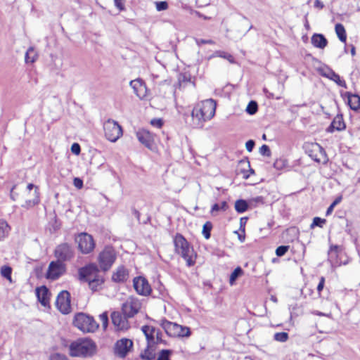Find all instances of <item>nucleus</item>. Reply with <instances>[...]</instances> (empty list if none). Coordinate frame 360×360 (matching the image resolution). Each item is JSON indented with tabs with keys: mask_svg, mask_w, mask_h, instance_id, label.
<instances>
[{
	"mask_svg": "<svg viewBox=\"0 0 360 360\" xmlns=\"http://www.w3.org/2000/svg\"><path fill=\"white\" fill-rule=\"evenodd\" d=\"M258 110V105L257 103L255 101H250L246 108V112L249 115H254L257 112Z\"/></svg>",
	"mask_w": 360,
	"mask_h": 360,
	"instance_id": "obj_42",
	"label": "nucleus"
},
{
	"mask_svg": "<svg viewBox=\"0 0 360 360\" xmlns=\"http://www.w3.org/2000/svg\"><path fill=\"white\" fill-rule=\"evenodd\" d=\"M195 42L198 46H201L202 44H214V41L212 39H195Z\"/></svg>",
	"mask_w": 360,
	"mask_h": 360,
	"instance_id": "obj_54",
	"label": "nucleus"
},
{
	"mask_svg": "<svg viewBox=\"0 0 360 360\" xmlns=\"http://www.w3.org/2000/svg\"><path fill=\"white\" fill-rule=\"evenodd\" d=\"M105 138L110 142L117 141L122 135L121 126L115 120L108 119L103 123Z\"/></svg>",
	"mask_w": 360,
	"mask_h": 360,
	"instance_id": "obj_6",
	"label": "nucleus"
},
{
	"mask_svg": "<svg viewBox=\"0 0 360 360\" xmlns=\"http://www.w3.org/2000/svg\"><path fill=\"white\" fill-rule=\"evenodd\" d=\"M10 226L6 221L0 220V240H4L8 234Z\"/></svg>",
	"mask_w": 360,
	"mask_h": 360,
	"instance_id": "obj_35",
	"label": "nucleus"
},
{
	"mask_svg": "<svg viewBox=\"0 0 360 360\" xmlns=\"http://www.w3.org/2000/svg\"><path fill=\"white\" fill-rule=\"evenodd\" d=\"M248 218L247 217H243L240 219V229L239 231L242 233H245V225L248 221Z\"/></svg>",
	"mask_w": 360,
	"mask_h": 360,
	"instance_id": "obj_52",
	"label": "nucleus"
},
{
	"mask_svg": "<svg viewBox=\"0 0 360 360\" xmlns=\"http://www.w3.org/2000/svg\"><path fill=\"white\" fill-rule=\"evenodd\" d=\"M204 111V117L210 120L215 114L216 103L212 99H207L199 104Z\"/></svg>",
	"mask_w": 360,
	"mask_h": 360,
	"instance_id": "obj_18",
	"label": "nucleus"
},
{
	"mask_svg": "<svg viewBox=\"0 0 360 360\" xmlns=\"http://www.w3.org/2000/svg\"><path fill=\"white\" fill-rule=\"evenodd\" d=\"M330 71H333L332 69L330 68H327L326 70H324L321 72V75L324 77H326L328 79H329V76H330V73L329 72Z\"/></svg>",
	"mask_w": 360,
	"mask_h": 360,
	"instance_id": "obj_63",
	"label": "nucleus"
},
{
	"mask_svg": "<svg viewBox=\"0 0 360 360\" xmlns=\"http://www.w3.org/2000/svg\"><path fill=\"white\" fill-rule=\"evenodd\" d=\"M191 77L189 75L183 74L181 75L179 77V82H190Z\"/></svg>",
	"mask_w": 360,
	"mask_h": 360,
	"instance_id": "obj_59",
	"label": "nucleus"
},
{
	"mask_svg": "<svg viewBox=\"0 0 360 360\" xmlns=\"http://www.w3.org/2000/svg\"><path fill=\"white\" fill-rule=\"evenodd\" d=\"M161 343L166 345V342L162 338V332L160 330L156 329V333L155 335V347H157V345Z\"/></svg>",
	"mask_w": 360,
	"mask_h": 360,
	"instance_id": "obj_49",
	"label": "nucleus"
},
{
	"mask_svg": "<svg viewBox=\"0 0 360 360\" xmlns=\"http://www.w3.org/2000/svg\"><path fill=\"white\" fill-rule=\"evenodd\" d=\"M148 93V89L144 81L140 78H136V96L140 99H146Z\"/></svg>",
	"mask_w": 360,
	"mask_h": 360,
	"instance_id": "obj_25",
	"label": "nucleus"
},
{
	"mask_svg": "<svg viewBox=\"0 0 360 360\" xmlns=\"http://www.w3.org/2000/svg\"><path fill=\"white\" fill-rule=\"evenodd\" d=\"M73 325L83 333H94L98 328V324L94 319L84 313H78L75 316Z\"/></svg>",
	"mask_w": 360,
	"mask_h": 360,
	"instance_id": "obj_4",
	"label": "nucleus"
},
{
	"mask_svg": "<svg viewBox=\"0 0 360 360\" xmlns=\"http://www.w3.org/2000/svg\"><path fill=\"white\" fill-rule=\"evenodd\" d=\"M212 224L211 221H206L203 226L202 233L204 236L205 238L208 240L211 237V231L212 229Z\"/></svg>",
	"mask_w": 360,
	"mask_h": 360,
	"instance_id": "obj_38",
	"label": "nucleus"
},
{
	"mask_svg": "<svg viewBox=\"0 0 360 360\" xmlns=\"http://www.w3.org/2000/svg\"><path fill=\"white\" fill-rule=\"evenodd\" d=\"M141 330L146 337L147 344L155 345V335L156 328L153 326L145 325L141 327Z\"/></svg>",
	"mask_w": 360,
	"mask_h": 360,
	"instance_id": "obj_23",
	"label": "nucleus"
},
{
	"mask_svg": "<svg viewBox=\"0 0 360 360\" xmlns=\"http://www.w3.org/2000/svg\"><path fill=\"white\" fill-rule=\"evenodd\" d=\"M34 188V198L33 200H28L25 202V205H22L25 207H30L34 206L39 202V193L37 186H35L33 184H29L27 186V190L31 191Z\"/></svg>",
	"mask_w": 360,
	"mask_h": 360,
	"instance_id": "obj_26",
	"label": "nucleus"
},
{
	"mask_svg": "<svg viewBox=\"0 0 360 360\" xmlns=\"http://www.w3.org/2000/svg\"><path fill=\"white\" fill-rule=\"evenodd\" d=\"M150 123L153 127L160 129L163 126L164 122L162 118H154L150 120Z\"/></svg>",
	"mask_w": 360,
	"mask_h": 360,
	"instance_id": "obj_51",
	"label": "nucleus"
},
{
	"mask_svg": "<svg viewBox=\"0 0 360 360\" xmlns=\"http://www.w3.org/2000/svg\"><path fill=\"white\" fill-rule=\"evenodd\" d=\"M255 142L252 139H250V140L247 141V142L245 143V148L248 152H252L255 148Z\"/></svg>",
	"mask_w": 360,
	"mask_h": 360,
	"instance_id": "obj_53",
	"label": "nucleus"
},
{
	"mask_svg": "<svg viewBox=\"0 0 360 360\" xmlns=\"http://www.w3.org/2000/svg\"><path fill=\"white\" fill-rule=\"evenodd\" d=\"M156 349L155 345L147 344L146 348L140 354V358L142 360H153L156 356Z\"/></svg>",
	"mask_w": 360,
	"mask_h": 360,
	"instance_id": "obj_24",
	"label": "nucleus"
},
{
	"mask_svg": "<svg viewBox=\"0 0 360 360\" xmlns=\"http://www.w3.org/2000/svg\"><path fill=\"white\" fill-rule=\"evenodd\" d=\"M289 245H280L276 249V255L278 257H282L285 255V254L289 250Z\"/></svg>",
	"mask_w": 360,
	"mask_h": 360,
	"instance_id": "obj_47",
	"label": "nucleus"
},
{
	"mask_svg": "<svg viewBox=\"0 0 360 360\" xmlns=\"http://www.w3.org/2000/svg\"><path fill=\"white\" fill-rule=\"evenodd\" d=\"M289 339V335L286 332H278L274 335V340L278 342H285Z\"/></svg>",
	"mask_w": 360,
	"mask_h": 360,
	"instance_id": "obj_39",
	"label": "nucleus"
},
{
	"mask_svg": "<svg viewBox=\"0 0 360 360\" xmlns=\"http://www.w3.org/2000/svg\"><path fill=\"white\" fill-rule=\"evenodd\" d=\"M37 58V53L33 47H30L27 51L25 60L27 63H33Z\"/></svg>",
	"mask_w": 360,
	"mask_h": 360,
	"instance_id": "obj_34",
	"label": "nucleus"
},
{
	"mask_svg": "<svg viewBox=\"0 0 360 360\" xmlns=\"http://www.w3.org/2000/svg\"><path fill=\"white\" fill-rule=\"evenodd\" d=\"M54 255L61 262L71 260L75 256V250L72 245L63 243L58 245L54 251Z\"/></svg>",
	"mask_w": 360,
	"mask_h": 360,
	"instance_id": "obj_7",
	"label": "nucleus"
},
{
	"mask_svg": "<svg viewBox=\"0 0 360 360\" xmlns=\"http://www.w3.org/2000/svg\"><path fill=\"white\" fill-rule=\"evenodd\" d=\"M15 185L13 186L11 190V194H10V196H11V198L15 201L16 200L17 198H18V193H15L14 192V189L15 188Z\"/></svg>",
	"mask_w": 360,
	"mask_h": 360,
	"instance_id": "obj_61",
	"label": "nucleus"
},
{
	"mask_svg": "<svg viewBox=\"0 0 360 360\" xmlns=\"http://www.w3.org/2000/svg\"><path fill=\"white\" fill-rule=\"evenodd\" d=\"M241 164H244V165H246L247 167L249 168V171L251 174H254L255 173V171L254 169H252L251 167H250V162L249 161H241L240 162Z\"/></svg>",
	"mask_w": 360,
	"mask_h": 360,
	"instance_id": "obj_64",
	"label": "nucleus"
},
{
	"mask_svg": "<svg viewBox=\"0 0 360 360\" xmlns=\"http://www.w3.org/2000/svg\"><path fill=\"white\" fill-rule=\"evenodd\" d=\"M72 356L89 357L96 352V345L89 338H79L73 341L69 347Z\"/></svg>",
	"mask_w": 360,
	"mask_h": 360,
	"instance_id": "obj_1",
	"label": "nucleus"
},
{
	"mask_svg": "<svg viewBox=\"0 0 360 360\" xmlns=\"http://www.w3.org/2000/svg\"><path fill=\"white\" fill-rule=\"evenodd\" d=\"M75 240L78 245V250L84 255L91 253L96 246L93 236L86 232L77 234Z\"/></svg>",
	"mask_w": 360,
	"mask_h": 360,
	"instance_id": "obj_5",
	"label": "nucleus"
},
{
	"mask_svg": "<svg viewBox=\"0 0 360 360\" xmlns=\"http://www.w3.org/2000/svg\"><path fill=\"white\" fill-rule=\"evenodd\" d=\"M234 207L238 213H244L250 207L249 201H247L244 199H238L235 202Z\"/></svg>",
	"mask_w": 360,
	"mask_h": 360,
	"instance_id": "obj_29",
	"label": "nucleus"
},
{
	"mask_svg": "<svg viewBox=\"0 0 360 360\" xmlns=\"http://www.w3.org/2000/svg\"><path fill=\"white\" fill-rule=\"evenodd\" d=\"M38 300L43 306H46L49 302V291L46 286H41L36 289Z\"/></svg>",
	"mask_w": 360,
	"mask_h": 360,
	"instance_id": "obj_22",
	"label": "nucleus"
},
{
	"mask_svg": "<svg viewBox=\"0 0 360 360\" xmlns=\"http://www.w3.org/2000/svg\"><path fill=\"white\" fill-rule=\"evenodd\" d=\"M342 197L341 195H339L333 200V202L329 205V207L326 210V216L330 215L333 212L334 207L342 201Z\"/></svg>",
	"mask_w": 360,
	"mask_h": 360,
	"instance_id": "obj_43",
	"label": "nucleus"
},
{
	"mask_svg": "<svg viewBox=\"0 0 360 360\" xmlns=\"http://www.w3.org/2000/svg\"><path fill=\"white\" fill-rule=\"evenodd\" d=\"M66 271L65 264L60 261H52L50 262L46 278L49 280L55 281L58 279Z\"/></svg>",
	"mask_w": 360,
	"mask_h": 360,
	"instance_id": "obj_9",
	"label": "nucleus"
},
{
	"mask_svg": "<svg viewBox=\"0 0 360 360\" xmlns=\"http://www.w3.org/2000/svg\"><path fill=\"white\" fill-rule=\"evenodd\" d=\"M228 203L226 201H221L220 203H214L212 205L210 212L213 216L217 215V213L220 211H226L228 209Z\"/></svg>",
	"mask_w": 360,
	"mask_h": 360,
	"instance_id": "obj_31",
	"label": "nucleus"
},
{
	"mask_svg": "<svg viewBox=\"0 0 360 360\" xmlns=\"http://www.w3.org/2000/svg\"><path fill=\"white\" fill-rule=\"evenodd\" d=\"M324 284H325V278L322 276L320 278L319 283V284L317 285V288H316L317 291L319 292H320L321 291L323 290V287H324Z\"/></svg>",
	"mask_w": 360,
	"mask_h": 360,
	"instance_id": "obj_58",
	"label": "nucleus"
},
{
	"mask_svg": "<svg viewBox=\"0 0 360 360\" xmlns=\"http://www.w3.org/2000/svg\"><path fill=\"white\" fill-rule=\"evenodd\" d=\"M87 283H89V288L93 291H96L98 290V287L103 284V280L101 278H100V276L98 275L94 278H93L92 280Z\"/></svg>",
	"mask_w": 360,
	"mask_h": 360,
	"instance_id": "obj_37",
	"label": "nucleus"
},
{
	"mask_svg": "<svg viewBox=\"0 0 360 360\" xmlns=\"http://www.w3.org/2000/svg\"><path fill=\"white\" fill-rule=\"evenodd\" d=\"M110 317L115 330H124L129 328L127 319L120 311L112 312Z\"/></svg>",
	"mask_w": 360,
	"mask_h": 360,
	"instance_id": "obj_14",
	"label": "nucleus"
},
{
	"mask_svg": "<svg viewBox=\"0 0 360 360\" xmlns=\"http://www.w3.org/2000/svg\"><path fill=\"white\" fill-rule=\"evenodd\" d=\"M243 270L240 266H237L231 274L229 277V283L231 285H233L236 281L243 275Z\"/></svg>",
	"mask_w": 360,
	"mask_h": 360,
	"instance_id": "obj_33",
	"label": "nucleus"
},
{
	"mask_svg": "<svg viewBox=\"0 0 360 360\" xmlns=\"http://www.w3.org/2000/svg\"><path fill=\"white\" fill-rule=\"evenodd\" d=\"M72 152L75 155H79L81 151V148L79 143H75L71 146Z\"/></svg>",
	"mask_w": 360,
	"mask_h": 360,
	"instance_id": "obj_55",
	"label": "nucleus"
},
{
	"mask_svg": "<svg viewBox=\"0 0 360 360\" xmlns=\"http://www.w3.org/2000/svg\"><path fill=\"white\" fill-rule=\"evenodd\" d=\"M128 272L126 269L121 266L119 267L116 272L112 274V279L115 282H124L127 279Z\"/></svg>",
	"mask_w": 360,
	"mask_h": 360,
	"instance_id": "obj_27",
	"label": "nucleus"
},
{
	"mask_svg": "<svg viewBox=\"0 0 360 360\" xmlns=\"http://www.w3.org/2000/svg\"><path fill=\"white\" fill-rule=\"evenodd\" d=\"M259 153L265 157H270L271 152L269 146L264 144L259 148Z\"/></svg>",
	"mask_w": 360,
	"mask_h": 360,
	"instance_id": "obj_48",
	"label": "nucleus"
},
{
	"mask_svg": "<svg viewBox=\"0 0 360 360\" xmlns=\"http://www.w3.org/2000/svg\"><path fill=\"white\" fill-rule=\"evenodd\" d=\"M313 46L321 49H324L328 44V40L323 34L314 33L311 38Z\"/></svg>",
	"mask_w": 360,
	"mask_h": 360,
	"instance_id": "obj_21",
	"label": "nucleus"
},
{
	"mask_svg": "<svg viewBox=\"0 0 360 360\" xmlns=\"http://www.w3.org/2000/svg\"><path fill=\"white\" fill-rule=\"evenodd\" d=\"M248 201L250 207H256L258 205H262L264 202V198L262 196L252 198Z\"/></svg>",
	"mask_w": 360,
	"mask_h": 360,
	"instance_id": "obj_45",
	"label": "nucleus"
},
{
	"mask_svg": "<svg viewBox=\"0 0 360 360\" xmlns=\"http://www.w3.org/2000/svg\"><path fill=\"white\" fill-rule=\"evenodd\" d=\"M314 6V8H318V9H323L324 7V4L320 0H315Z\"/></svg>",
	"mask_w": 360,
	"mask_h": 360,
	"instance_id": "obj_60",
	"label": "nucleus"
},
{
	"mask_svg": "<svg viewBox=\"0 0 360 360\" xmlns=\"http://www.w3.org/2000/svg\"><path fill=\"white\" fill-rule=\"evenodd\" d=\"M213 57H220V58H223L224 59H226L227 60H229L231 63H235V60H234V58L233 57V56L227 52H225V51H216L210 58H213Z\"/></svg>",
	"mask_w": 360,
	"mask_h": 360,
	"instance_id": "obj_36",
	"label": "nucleus"
},
{
	"mask_svg": "<svg viewBox=\"0 0 360 360\" xmlns=\"http://www.w3.org/2000/svg\"><path fill=\"white\" fill-rule=\"evenodd\" d=\"M175 252L184 258L188 266H192L195 263V256L192 247L186 238L180 233H177L174 238Z\"/></svg>",
	"mask_w": 360,
	"mask_h": 360,
	"instance_id": "obj_2",
	"label": "nucleus"
},
{
	"mask_svg": "<svg viewBox=\"0 0 360 360\" xmlns=\"http://www.w3.org/2000/svg\"><path fill=\"white\" fill-rule=\"evenodd\" d=\"M326 220L325 219L319 217H315L313 219L311 224L310 225V228L314 229L315 226L322 228L323 226L326 224Z\"/></svg>",
	"mask_w": 360,
	"mask_h": 360,
	"instance_id": "obj_44",
	"label": "nucleus"
},
{
	"mask_svg": "<svg viewBox=\"0 0 360 360\" xmlns=\"http://www.w3.org/2000/svg\"><path fill=\"white\" fill-rule=\"evenodd\" d=\"M124 0H114L115 6L120 10H124Z\"/></svg>",
	"mask_w": 360,
	"mask_h": 360,
	"instance_id": "obj_57",
	"label": "nucleus"
},
{
	"mask_svg": "<svg viewBox=\"0 0 360 360\" xmlns=\"http://www.w3.org/2000/svg\"><path fill=\"white\" fill-rule=\"evenodd\" d=\"M56 306L63 314H68L70 311V295L66 291L60 292L56 299Z\"/></svg>",
	"mask_w": 360,
	"mask_h": 360,
	"instance_id": "obj_13",
	"label": "nucleus"
},
{
	"mask_svg": "<svg viewBox=\"0 0 360 360\" xmlns=\"http://www.w3.org/2000/svg\"><path fill=\"white\" fill-rule=\"evenodd\" d=\"M158 323L169 337H189L191 335V330L188 327L169 321L165 318L162 319Z\"/></svg>",
	"mask_w": 360,
	"mask_h": 360,
	"instance_id": "obj_3",
	"label": "nucleus"
},
{
	"mask_svg": "<svg viewBox=\"0 0 360 360\" xmlns=\"http://www.w3.org/2000/svg\"><path fill=\"white\" fill-rule=\"evenodd\" d=\"M329 73V79L335 82L339 86L343 87L345 89L347 88L345 81L342 79L338 74H337L335 71H330Z\"/></svg>",
	"mask_w": 360,
	"mask_h": 360,
	"instance_id": "obj_32",
	"label": "nucleus"
},
{
	"mask_svg": "<svg viewBox=\"0 0 360 360\" xmlns=\"http://www.w3.org/2000/svg\"><path fill=\"white\" fill-rule=\"evenodd\" d=\"M335 30L339 40L344 43L346 42L347 33L343 25L341 23H337L335 26Z\"/></svg>",
	"mask_w": 360,
	"mask_h": 360,
	"instance_id": "obj_30",
	"label": "nucleus"
},
{
	"mask_svg": "<svg viewBox=\"0 0 360 360\" xmlns=\"http://www.w3.org/2000/svg\"><path fill=\"white\" fill-rule=\"evenodd\" d=\"M12 269L8 266H3L1 268V274L3 277L12 282L11 278Z\"/></svg>",
	"mask_w": 360,
	"mask_h": 360,
	"instance_id": "obj_40",
	"label": "nucleus"
},
{
	"mask_svg": "<svg viewBox=\"0 0 360 360\" xmlns=\"http://www.w3.org/2000/svg\"><path fill=\"white\" fill-rule=\"evenodd\" d=\"M311 147V149L307 153L315 162H321L323 160L325 162L328 160L325 150L319 143H312Z\"/></svg>",
	"mask_w": 360,
	"mask_h": 360,
	"instance_id": "obj_15",
	"label": "nucleus"
},
{
	"mask_svg": "<svg viewBox=\"0 0 360 360\" xmlns=\"http://www.w3.org/2000/svg\"><path fill=\"white\" fill-rule=\"evenodd\" d=\"M115 260V253L112 248L106 247L98 255V263L101 269L108 271Z\"/></svg>",
	"mask_w": 360,
	"mask_h": 360,
	"instance_id": "obj_8",
	"label": "nucleus"
},
{
	"mask_svg": "<svg viewBox=\"0 0 360 360\" xmlns=\"http://www.w3.org/2000/svg\"><path fill=\"white\" fill-rule=\"evenodd\" d=\"M172 350L164 349L160 351L158 356L155 360H170Z\"/></svg>",
	"mask_w": 360,
	"mask_h": 360,
	"instance_id": "obj_41",
	"label": "nucleus"
},
{
	"mask_svg": "<svg viewBox=\"0 0 360 360\" xmlns=\"http://www.w3.org/2000/svg\"><path fill=\"white\" fill-rule=\"evenodd\" d=\"M122 311L123 315L127 319L133 317L135 314V307L133 302H125L122 304Z\"/></svg>",
	"mask_w": 360,
	"mask_h": 360,
	"instance_id": "obj_28",
	"label": "nucleus"
},
{
	"mask_svg": "<svg viewBox=\"0 0 360 360\" xmlns=\"http://www.w3.org/2000/svg\"><path fill=\"white\" fill-rule=\"evenodd\" d=\"M133 341L127 338L117 340L114 345V353L116 356L124 358L133 348Z\"/></svg>",
	"mask_w": 360,
	"mask_h": 360,
	"instance_id": "obj_11",
	"label": "nucleus"
},
{
	"mask_svg": "<svg viewBox=\"0 0 360 360\" xmlns=\"http://www.w3.org/2000/svg\"><path fill=\"white\" fill-rule=\"evenodd\" d=\"M346 125L342 115H337L326 129L328 133H333L335 131H340L345 129Z\"/></svg>",
	"mask_w": 360,
	"mask_h": 360,
	"instance_id": "obj_19",
	"label": "nucleus"
},
{
	"mask_svg": "<svg viewBox=\"0 0 360 360\" xmlns=\"http://www.w3.org/2000/svg\"><path fill=\"white\" fill-rule=\"evenodd\" d=\"M73 184L74 186L78 188V189H80L83 187V181L81 179L79 178H75L74 180H73Z\"/></svg>",
	"mask_w": 360,
	"mask_h": 360,
	"instance_id": "obj_56",
	"label": "nucleus"
},
{
	"mask_svg": "<svg viewBox=\"0 0 360 360\" xmlns=\"http://www.w3.org/2000/svg\"><path fill=\"white\" fill-rule=\"evenodd\" d=\"M345 96L347 98V104L352 110L357 111L360 109V96L358 94L347 91Z\"/></svg>",
	"mask_w": 360,
	"mask_h": 360,
	"instance_id": "obj_20",
	"label": "nucleus"
},
{
	"mask_svg": "<svg viewBox=\"0 0 360 360\" xmlns=\"http://www.w3.org/2000/svg\"><path fill=\"white\" fill-rule=\"evenodd\" d=\"M235 233L238 234V240L240 242H243L245 240V233H242L239 231H235Z\"/></svg>",
	"mask_w": 360,
	"mask_h": 360,
	"instance_id": "obj_62",
	"label": "nucleus"
},
{
	"mask_svg": "<svg viewBox=\"0 0 360 360\" xmlns=\"http://www.w3.org/2000/svg\"><path fill=\"white\" fill-rule=\"evenodd\" d=\"M191 116L193 120V124L196 127H201L204 122L209 120L208 118L204 117V111L199 104L193 108Z\"/></svg>",
	"mask_w": 360,
	"mask_h": 360,
	"instance_id": "obj_17",
	"label": "nucleus"
},
{
	"mask_svg": "<svg viewBox=\"0 0 360 360\" xmlns=\"http://www.w3.org/2000/svg\"><path fill=\"white\" fill-rule=\"evenodd\" d=\"M152 291V288L145 277L136 276V294L147 297L151 295Z\"/></svg>",
	"mask_w": 360,
	"mask_h": 360,
	"instance_id": "obj_16",
	"label": "nucleus"
},
{
	"mask_svg": "<svg viewBox=\"0 0 360 360\" xmlns=\"http://www.w3.org/2000/svg\"><path fill=\"white\" fill-rule=\"evenodd\" d=\"M155 7L158 11H163L168 8V4L165 1H156Z\"/></svg>",
	"mask_w": 360,
	"mask_h": 360,
	"instance_id": "obj_50",
	"label": "nucleus"
},
{
	"mask_svg": "<svg viewBox=\"0 0 360 360\" xmlns=\"http://www.w3.org/2000/svg\"><path fill=\"white\" fill-rule=\"evenodd\" d=\"M99 319L101 322L102 327L105 330L108 326V314L107 311H105L99 315Z\"/></svg>",
	"mask_w": 360,
	"mask_h": 360,
	"instance_id": "obj_46",
	"label": "nucleus"
},
{
	"mask_svg": "<svg viewBox=\"0 0 360 360\" xmlns=\"http://www.w3.org/2000/svg\"><path fill=\"white\" fill-rule=\"evenodd\" d=\"M136 138L139 141L151 151H155V134L147 129H143L136 131Z\"/></svg>",
	"mask_w": 360,
	"mask_h": 360,
	"instance_id": "obj_10",
	"label": "nucleus"
},
{
	"mask_svg": "<svg viewBox=\"0 0 360 360\" xmlns=\"http://www.w3.org/2000/svg\"><path fill=\"white\" fill-rule=\"evenodd\" d=\"M79 279L82 282H89L98 275V269L94 264H88L78 271Z\"/></svg>",
	"mask_w": 360,
	"mask_h": 360,
	"instance_id": "obj_12",
	"label": "nucleus"
}]
</instances>
